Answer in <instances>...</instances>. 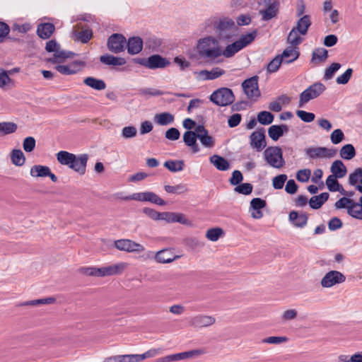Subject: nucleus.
Masks as SVG:
<instances>
[{
    "label": "nucleus",
    "mask_w": 362,
    "mask_h": 362,
    "mask_svg": "<svg viewBox=\"0 0 362 362\" xmlns=\"http://www.w3.org/2000/svg\"><path fill=\"white\" fill-rule=\"evenodd\" d=\"M222 43L214 35H206L199 38L196 45L197 52L206 62L214 63L220 57Z\"/></svg>",
    "instance_id": "nucleus-1"
},
{
    "label": "nucleus",
    "mask_w": 362,
    "mask_h": 362,
    "mask_svg": "<svg viewBox=\"0 0 362 362\" xmlns=\"http://www.w3.org/2000/svg\"><path fill=\"white\" fill-rule=\"evenodd\" d=\"M56 156L57 161L61 165L68 166L79 175H83L86 173L89 158L88 154L76 155L66 151H60Z\"/></svg>",
    "instance_id": "nucleus-2"
},
{
    "label": "nucleus",
    "mask_w": 362,
    "mask_h": 362,
    "mask_svg": "<svg viewBox=\"0 0 362 362\" xmlns=\"http://www.w3.org/2000/svg\"><path fill=\"white\" fill-rule=\"evenodd\" d=\"M208 23L214 25L216 35L215 36L222 44H228L233 40L237 27L235 22L228 18H213L208 20Z\"/></svg>",
    "instance_id": "nucleus-3"
},
{
    "label": "nucleus",
    "mask_w": 362,
    "mask_h": 362,
    "mask_svg": "<svg viewBox=\"0 0 362 362\" xmlns=\"http://www.w3.org/2000/svg\"><path fill=\"white\" fill-rule=\"evenodd\" d=\"M263 156L267 163L274 168L280 169L285 165L286 162L283 157L282 150L279 146L267 148Z\"/></svg>",
    "instance_id": "nucleus-4"
},
{
    "label": "nucleus",
    "mask_w": 362,
    "mask_h": 362,
    "mask_svg": "<svg viewBox=\"0 0 362 362\" xmlns=\"http://www.w3.org/2000/svg\"><path fill=\"white\" fill-rule=\"evenodd\" d=\"M210 100L218 106H227L235 100V96L231 89L220 88L210 95Z\"/></svg>",
    "instance_id": "nucleus-5"
},
{
    "label": "nucleus",
    "mask_w": 362,
    "mask_h": 362,
    "mask_svg": "<svg viewBox=\"0 0 362 362\" xmlns=\"http://www.w3.org/2000/svg\"><path fill=\"white\" fill-rule=\"evenodd\" d=\"M326 88L322 83L317 82L310 86L304 91H303L299 97L298 107H303L310 100L315 99L320 96Z\"/></svg>",
    "instance_id": "nucleus-6"
},
{
    "label": "nucleus",
    "mask_w": 362,
    "mask_h": 362,
    "mask_svg": "<svg viewBox=\"0 0 362 362\" xmlns=\"http://www.w3.org/2000/svg\"><path fill=\"white\" fill-rule=\"evenodd\" d=\"M203 354V350L194 349L187 351L168 355L158 358L156 362H175L179 361L188 360L190 358L198 357Z\"/></svg>",
    "instance_id": "nucleus-7"
},
{
    "label": "nucleus",
    "mask_w": 362,
    "mask_h": 362,
    "mask_svg": "<svg viewBox=\"0 0 362 362\" xmlns=\"http://www.w3.org/2000/svg\"><path fill=\"white\" fill-rule=\"evenodd\" d=\"M123 199L124 200H134L142 202H149L159 206L165 204V202L153 192H136Z\"/></svg>",
    "instance_id": "nucleus-8"
},
{
    "label": "nucleus",
    "mask_w": 362,
    "mask_h": 362,
    "mask_svg": "<svg viewBox=\"0 0 362 362\" xmlns=\"http://www.w3.org/2000/svg\"><path fill=\"white\" fill-rule=\"evenodd\" d=\"M346 281V276L340 272L332 270L325 274L320 281V285L322 288H329L336 285L344 283Z\"/></svg>",
    "instance_id": "nucleus-9"
},
{
    "label": "nucleus",
    "mask_w": 362,
    "mask_h": 362,
    "mask_svg": "<svg viewBox=\"0 0 362 362\" xmlns=\"http://www.w3.org/2000/svg\"><path fill=\"white\" fill-rule=\"evenodd\" d=\"M258 78V76H255L245 80L242 83L243 89L249 99L256 100L260 96Z\"/></svg>",
    "instance_id": "nucleus-10"
},
{
    "label": "nucleus",
    "mask_w": 362,
    "mask_h": 362,
    "mask_svg": "<svg viewBox=\"0 0 362 362\" xmlns=\"http://www.w3.org/2000/svg\"><path fill=\"white\" fill-rule=\"evenodd\" d=\"M305 154L311 159L331 158L335 156L337 151L327 147H310L305 149Z\"/></svg>",
    "instance_id": "nucleus-11"
},
{
    "label": "nucleus",
    "mask_w": 362,
    "mask_h": 362,
    "mask_svg": "<svg viewBox=\"0 0 362 362\" xmlns=\"http://www.w3.org/2000/svg\"><path fill=\"white\" fill-rule=\"evenodd\" d=\"M115 247L119 250L128 252H141L144 251L143 245L129 239L116 240Z\"/></svg>",
    "instance_id": "nucleus-12"
},
{
    "label": "nucleus",
    "mask_w": 362,
    "mask_h": 362,
    "mask_svg": "<svg viewBox=\"0 0 362 362\" xmlns=\"http://www.w3.org/2000/svg\"><path fill=\"white\" fill-rule=\"evenodd\" d=\"M126 38L122 35L115 33L110 35L107 40V48L113 53H119L124 49Z\"/></svg>",
    "instance_id": "nucleus-13"
},
{
    "label": "nucleus",
    "mask_w": 362,
    "mask_h": 362,
    "mask_svg": "<svg viewBox=\"0 0 362 362\" xmlns=\"http://www.w3.org/2000/svg\"><path fill=\"white\" fill-rule=\"evenodd\" d=\"M141 64L148 69H156L165 68L170 65V62L160 55L153 54L144 59Z\"/></svg>",
    "instance_id": "nucleus-14"
},
{
    "label": "nucleus",
    "mask_w": 362,
    "mask_h": 362,
    "mask_svg": "<svg viewBox=\"0 0 362 362\" xmlns=\"http://www.w3.org/2000/svg\"><path fill=\"white\" fill-rule=\"evenodd\" d=\"M264 132L263 128L258 129L252 132L250 136V146L258 151L262 150L267 146Z\"/></svg>",
    "instance_id": "nucleus-15"
},
{
    "label": "nucleus",
    "mask_w": 362,
    "mask_h": 362,
    "mask_svg": "<svg viewBox=\"0 0 362 362\" xmlns=\"http://www.w3.org/2000/svg\"><path fill=\"white\" fill-rule=\"evenodd\" d=\"M71 35L75 40L86 43L92 38L93 32L88 28H83L81 24H77L73 28Z\"/></svg>",
    "instance_id": "nucleus-16"
},
{
    "label": "nucleus",
    "mask_w": 362,
    "mask_h": 362,
    "mask_svg": "<svg viewBox=\"0 0 362 362\" xmlns=\"http://www.w3.org/2000/svg\"><path fill=\"white\" fill-rule=\"evenodd\" d=\"M216 322L215 317L211 315H197L190 318L189 323L196 328H204L214 325Z\"/></svg>",
    "instance_id": "nucleus-17"
},
{
    "label": "nucleus",
    "mask_w": 362,
    "mask_h": 362,
    "mask_svg": "<svg viewBox=\"0 0 362 362\" xmlns=\"http://www.w3.org/2000/svg\"><path fill=\"white\" fill-rule=\"evenodd\" d=\"M267 205L266 201L260 198H254L250 202L251 216L255 219H259L263 216V213L261 211Z\"/></svg>",
    "instance_id": "nucleus-18"
},
{
    "label": "nucleus",
    "mask_w": 362,
    "mask_h": 362,
    "mask_svg": "<svg viewBox=\"0 0 362 362\" xmlns=\"http://www.w3.org/2000/svg\"><path fill=\"white\" fill-rule=\"evenodd\" d=\"M180 256L175 255L170 249H163L156 252L155 259L160 264H167L178 259Z\"/></svg>",
    "instance_id": "nucleus-19"
},
{
    "label": "nucleus",
    "mask_w": 362,
    "mask_h": 362,
    "mask_svg": "<svg viewBox=\"0 0 362 362\" xmlns=\"http://www.w3.org/2000/svg\"><path fill=\"white\" fill-rule=\"evenodd\" d=\"M127 52L129 54H139L143 49L144 41L139 37H131L126 41Z\"/></svg>",
    "instance_id": "nucleus-20"
},
{
    "label": "nucleus",
    "mask_w": 362,
    "mask_h": 362,
    "mask_svg": "<svg viewBox=\"0 0 362 362\" xmlns=\"http://www.w3.org/2000/svg\"><path fill=\"white\" fill-rule=\"evenodd\" d=\"M198 76L202 80H214L225 74V71L220 67H214L211 70H202L198 72Z\"/></svg>",
    "instance_id": "nucleus-21"
},
{
    "label": "nucleus",
    "mask_w": 362,
    "mask_h": 362,
    "mask_svg": "<svg viewBox=\"0 0 362 362\" xmlns=\"http://www.w3.org/2000/svg\"><path fill=\"white\" fill-rule=\"evenodd\" d=\"M198 139L197 134L192 131H187L183 134V141L189 147L193 153H197L199 151V146L197 143V139Z\"/></svg>",
    "instance_id": "nucleus-22"
},
{
    "label": "nucleus",
    "mask_w": 362,
    "mask_h": 362,
    "mask_svg": "<svg viewBox=\"0 0 362 362\" xmlns=\"http://www.w3.org/2000/svg\"><path fill=\"white\" fill-rule=\"evenodd\" d=\"M240 50H241V48L236 41L228 45L225 48H223V46L221 44L220 49V57L223 56L226 58H230Z\"/></svg>",
    "instance_id": "nucleus-23"
},
{
    "label": "nucleus",
    "mask_w": 362,
    "mask_h": 362,
    "mask_svg": "<svg viewBox=\"0 0 362 362\" xmlns=\"http://www.w3.org/2000/svg\"><path fill=\"white\" fill-rule=\"evenodd\" d=\"M330 171L332 173V176L338 178L344 177L346 173V168L340 160H334L330 168Z\"/></svg>",
    "instance_id": "nucleus-24"
},
{
    "label": "nucleus",
    "mask_w": 362,
    "mask_h": 362,
    "mask_svg": "<svg viewBox=\"0 0 362 362\" xmlns=\"http://www.w3.org/2000/svg\"><path fill=\"white\" fill-rule=\"evenodd\" d=\"M289 220L292 223L298 227H304L308 222V216L305 214H298L295 211H292L289 214Z\"/></svg>",
    "instance_id": "nucleus-25"
},
{
    "label": "nucleus",
    "mask_w": 362,
    "mask_h": 362,
    "mask_svg": "<svg viewBox=\"0 0 362 362\" xmlns=\"http://www.w3.org/2000/svg\"><path fill=\"white\" fill-rule=\"evenodd\" d=\"M210 163L213 164L218 170L225 171L230 168L228 161L222 156L214 155L209 158Z\"/></svg>",
    "instance_id": "nucleus-26"
},
{
    "label": "nucleus",
    "mask_w": 362,
    "mask_h": 362,
    "mask_svg": "<svg viewBox=\"0 0 362 362\" xmlns=\"http://www.w3.org/2000/svg\"><path fill=\"white\" fill-rule=\"evenodd\" d=\"M54 30V25L52 23H45L40 24L37 27V33L42 39L49 38Z\"/></svg>",
    "instance_id": "nucleus-27"
},
{
    "label": "nucleus",
    "mask_w": 362,
    "mask_h": 362,
    "mask_svg": "<svg viewBox=\"0 0 362 362\" xmlns=\"http://www.w3.org/2000/svg\"><path fill=\"white\" fill-rule=\"evenodd\" d=\"M174 119L173 115L168 112L156 114L154 116V122L161 126L170 124L173 123Z\"/></svg>",
    "instance_id": "nucleus-28"
},
{
    "label": "nucleus",
    "mask_w": 362,
    "mask_h": 362,
    "mask_svg": "<svg viewBox=\"0 0 362 362\" xmlns=\"http://www.w3.org/2000/svg\"><path fill=\"white\" fill-rule=\"evenodd\" d=\"M100 61L105 64L112 66H122L126 64L125 59L110 54L102 55L100 57Z\"/></svg>",
    "instance_id": "nucleus-29"
},
{
    "label": "nucleus",
    "mask_w": 362,
    "mask_h": 362,
    "mask_svg": "<svg viewBox=\"0 0 362 362\" xmlns=\"http://www.w3.org/2000/svg\"><path fill=\"white\" fill-rule=\"evenodd\" d=\"M329 194L327 192L321 193L319 195L311 197L309 201L310 206L313 209H320L323 204L329 199Z\"/></svg>",
    "instance_id": "nucleus-30"
},
{
    "label": "nucleus",
    "mask_w": 362,
    "mask_h": 362,
    "mask_svg": "<svg viewBox=\"0 0 362 362\" xmlns=\"http://www.w3.org/2000/svg\"><path fill=\"white\" fill-rule=\"evenodd\" d=\"M278 13V4L273 3L269 5L265 10L259 11L263 21H267L274 18Z\"/></svg>",
    "instance_id": "nucleus-31"
},
{
    "label": "nucleus",
    "mask_w": 362,
    "mask_h": 362,
    "mask_svg": "<svg viewBox=\"0 0 362 362\" xmlns=\"http://www.w3.org/2000/svg\"><path fill=\"white\" fill-rule=\"evenodd\" d=\"M298 57L299 52L293 47L286 48L280 55V57H282V62L286 64L294 62Z\"/></svg>",
    "instance_id": "nucleus-32"
},
{
    "label": "nucleus",
    "mask_w": 362,
    "mask_h": 362,
    "mask_svg": "<svg viewBox=\"0 0 362 362\" xmlns=\"http://www.w3.org/2000/svg\"><path fill=\"white\" fill-rule=\"evenodd\" d=\"M127 266V264L124 262L105 266L104 267L105 276L120 274L126 269Z\"/></svg>",
    "instance_id": "nucleus-33"
},
{
    "label": "nucleus",
    "mask_w": 362,
    "mask_h": 362,
    "mask_svg": "<svg viewBox=\"0 0 362 362\" xmlns=\"http://www.w3.org/2000/svg\"><path fill=\"white\" fill-rule=\"evenodd\" d=\"M310 25L311 21L310 16L308 15H305L297 21L296 25L293 28L297 30L301 35H305L307 33Z\"/></svg>",
    "instance_id": "nucleus-34"
},
{
    "label": "nucleus",
    "mask_w": 362,
    "mask_h": 362,
    "mask_svg": "<svg viewBox=\"0 0 362 362\" xmlns=\"http://www.w3.org/2000/svg\"><path fill=\"white\" fill-rule=\"evenodd\" d=\"M83 83L86 86L97 90H102L106 88V84L103 80L98 79L91 76L86 77L83 80Z\"/></svg>",
    "instance_id": "nucleus-35"
},
{
    "label": "nucleus",
    "mask_w": 362,
    "mask_h": 362,
    "mask_svg": "<svg viewBox=\"0 0 362 362\" xmlns=\"http://www.w3.org/2000/svg\"><path fill=\"white\" fill-rule=\"evenodd\" d=\"M49 168L46 165H35L31 167L30 173L33 177H46Z\"/></svg>",
    "instance_id": "nucleus-36"
},
{
    "label": "nucleus",
    "mask_w": 362,
    "mask_h": 362,
    "mask_svg": "<svg viewBox=\"0 0 362 362\" xmlns=\"http://www.w3.org/2000/svg\"><path fill=\"white\" fill-rule=\"evenodd\" d=\"M327 57V50L325 48L320 47L313 51L311 61L315 64H319L325 61Z\"/></svg>",
    "instance_id": "nucleus-37"
},
{
    "label": "nucleus",
    "mask_w": 362,
    "mask_h": 362,
    "mask_svg": "<svg viewBox=\"0 0 362 362\" xmlns=\"http://www.w3.org/2000/svg\"><path fill=\"white\" fill-rule=\"evenodd\" d=\"M12 163L16 166H22L25 162V157L20 149H13L11 153Z\"/></svg>",
    "instance_id": "nucleus-38"
},
{
    "label": "nucleus",
    "mask_w": 362,
    "mask_h": 362,
    "mask_svg": "<svg viewBox=\"0 0 362 362\" xmlns=\"http://www.w3.org/2000/svg\"><path fill=\"white\" fill-rule=\"evenodd\" d=\"M360 204L353 203L349 207L348 214L354 218L362 219V197L359 199Z\"/></svg>",
    "instance_id": "nucleus-39"
},
{
    "label": "nucleus",
    "mask_w": 362,
    "mask_h": 362,
    "mask_svg": "<svg viewBox=\"0 0 362 362\" xmlns=\"http://www.w3.org/2000/svg\"><path fill=\"white\" fill-rule=\"evenodd\" d=\"M18 126L12 122H0V136L12 134L17 130Z\"/></svg>",
    "instance_id": "nucleus-40"
},
{
    "label": "nucleus",
    "mask_w": 362,
    "mask_h": 362,
    "mask_svg": "<svg viewBox=\"0 0 362 362\" xmlns=\"http://www.w3.org/2000/svg\"><path fill=\"white\" fill-rule=\"evenodd\" d=\"M257 33L256 30H253L250 33L243 35L238 40H236L241 49L254 41L257 36Z\"/></svg>",
    "instance_id": "nucleus-41"
},
{
    "label": "nucleus",
    "mask_w": 362,
    "mask_h": 362,
    "mask_svg": "<svg viewBox=\"0 0 362 362\" xmlns=\"http://www.w3.org/2000/svg\"><path fill=\"white\" fill-rule=\"evenodd\" d=\"M340 156L345 160H351L356 156V150L352 144H346L340 149Z\"/></svg>",
    "instance_id": "nucleus-42"
},
{
    "label": "nucleus",
    "mask_w": 362,
    "mask_h": 362,
    "mask_svg": "<svg viewBox=\"0 0 362 362\" xmlns=\"http://www.w3.org/2000/svg\"><path fill=\"white\" fill-rule=\"evenodd\" d=\"M163 165L170 171L175 173L182 171L184 168L185 163L182 160H167L164 163Z\"/></svg>",
    "instance_id": "nucleus-43"
},
{
    "label": "nucleus",
    "mask_w": 362,
    "mask_h": 362,
    "mask_svg": "<svg viewBox=\"0 0 362 362\" xmlns=\"http://www.w3.org/2000/svg\"><path fill=\"white\" fill-rule=\"evenodd\" d=\"M55 298L52 297L49 298H45L42 299H36V300H32L23 302L21 304H19V306H38L41 305H45V304H52L55 302Z\"/></svg>",
    "instance_id": "nucleus-44"
},
{
    "label": "nucleus",
    "mask_w": 362,
    "mask_h": 362,
    "mask_svg": "<svg viewBox=\"0 0 362 362\" xmlns=\"http://www.w3.org/2000/svg\"><path fill=\"white\" fill-rule=\"evenodd\" d=\"M224 234V232L221 228H213L206 230V238L212 241H217L221 237H222Z\"/></svg>",
    "instance_id": "nucleus-45"
},
{
    "label": "nucleus",
    "mask_w": 362,
    "mask_h": 362,
    "mask_svg": "<svg viewBox=\"0 0 362 362\" xmlns=\"http://www.w3.org/2000/svg\"><path fill=\"white\" fill-rule=\"evenodd\" d=\"M274 116L269 112L262 111L257 115V121L263 125H269L274 121Z\"/></svg>",
    "instance_id": "nucleus-46"
},
{
    "label": "nucleus",
    "mask_w": 362,
    "mask_h": 362,
    "mask_svg": "<svg viewBox=\"0 0 362 362\" xmlns=\"http://www.w3.org/2000/svg\"><path fill=\"white\" fill-rule=\"evenodd\" d=\"M300 35L301 34L297 30L293 28L288 34L287 38L288 42L293 46L298 45L302 42L303 40Z\"/></svg>",
    "instance_id": "nucleus-47"
},
{
    "label": "nucleus",
    "mask_w": 362,
    "mask_h": 362,
    "mask_svg": "<svg viewBox=\"0 0 362 362\" xmlns=\"http://www.w3.org/2000/svg\"><path fill=\"white\" fill-rule=\"evenodd\" d=\"M339 362H362V351L356 353L349 356L347 355H339L338 356Z\"/></svg>",
    "instance_id": "nucleus-48"
},
{
    "label": "nucleus",
    "mask_w": 362,
    "mask_h": 362,
    "mask_svg": "<svg viewBox=\"0 0 362 362\" xmlns=\"http://www.w3.org/2000/svg\"><path fill=\"white\" fill-rule=\"evenodd\" d=\"M338 177H335L334 176L329 175L326 180V185L327 188L331 192H337L340 191L341 188V185L337 181Z\"/></svg>",
    "instance_id": "nucleus-49"
},
{
    "label": "nucleus",
    "mask_w": 362,
    "mask_h": 362,
    "mask_svg": "<svg viewBox=\"0 0 362 362\" xmlns=\"http://www.w3.org/2000/svg\"><path fill=\"white\" fill-rule=\"evenodd\" d=\"M282 62V57L280 55L276 56L267 65V70L269 73H274L278 71Z\"/></svg>",
    "instance_id": "nucleus-50"
},
{
    "label": "nucleus",
    "mask_w": 362,
    "mask_h": 362,
    "mask_svg": "<svg viewBox=\"0 0 362 362\" xmlns=\"http://www.w3.org/2000/svg\"><path fill=\"white\" fill-rule=\"evenodd\" d=\"M164 189L168 193L172 194H182L187 191L186 186L182 184L177 185L175 186L167 185L164 186Z\"/></svg>",
    "instance_id": "nucleus-51"
},
{
    "label": "nucleus",
    "mask_w": 362,
    "mask_h": 362,
    "mask_svg": "<svg viewBox=\"0 0 362 362\" xmlns=\"http://www.w3.org/2000/svg\"><path fill=\"white\" fill-rule=\"evenodd\" d=\"M198 139H199L202 144L206 148H212L215 144L214 138L209 135L208 132L198 135Z\"/></svg>",
    "instance_id": "nucleus-52"
},
{
    "label": "nucleus",
    "mask_w": 362,
    "mask_h": 362,
    "mask_svg": "<svg viewBox=\"0 0 362 362\" xmlns=\"http://www.w3.org/2000/svg\"><path fill=\"white\" fill-rule=\"evenodd\" d=\"M143 212L154 221L163 220V212H158L153 209L148 207L144 208Z\"/></svg>",
    "instance_id": "nucleus-53"
},
{
    "label": "nucleus",
    "mask_w": 362,
    "mask_h": 362,
    "mask_svg": "<svg viewBox=\"0 0 362 362\" xmlns=\"http://www.w3.org/2000/svg\"><path fill=\"white\" fill-rule=\"evenodd\" d=\"M341 68V64L337 62L332 63L328 68L326 69L324 78L329 80L332 78L334 74Z\"/></svg>",
    "instance_id": "nucleus-54"
},
{
    "label": "nucleus",
    "mask_w": 362,
    "mask_h": 362,
    "mask_svg": "<svg viewBox=\"0 0 362 362\" xmlns=\"http://www.w3.org/2000/svg\"><path fill=\"white\" fill-rule=\"evenodd\" d=\"M287 180V175L281 174L272 179V186L276 189H281L283 188L285 182Z\"/></svg>",
    "instance_id": "nucleus-55"
},
{
    "label": "nucleus",
    "mask_w": 362,
    "mask_h": 362,
    "mask_svg": "<svg viewBox=\"0 0 362 362\" xmlns=\"http://www.w3.org/2000/svg\"><path fill=\"white\" fill-rule=\"evenodd\" d=\"M36 141L34 137L28 136L24 139L23 142V148L25 152H32L35 147Z\"/></svg>",
    "instance_id": "nucleus-56"
},
{
    "label": "nucleus",
    "mask_w": 362,
    "mask_h": 362,
    "mask_svg": "<svg viewBox=\"0 0 362 362\" xmlns=\"http://www.w3.org/2000/svg\"><path fill=\"white\" fill-rule=\"evenodd\" d=\"M268 134L272 140L277 141L282 136V132L279 125H272L268 129Z\"/></svg>",
    "instance_id": "nucleus-57"
},
{
    "label": "nucleus",
    "mask_w": 362,
    "mask_h": 362,
    "mask_svg": "<svg viewBox=\"0 0 362 362\" xmlns=\"http://www.w3.org/2000/svg\"><path fill=\"white\" fill-rule=\"evenodd\" d=\"M362 179V168H356L352 173L349 175V183L351 185H355L359 180Z\"/></svg>",
    "instance_id": "nucleus-58"
},
{
    "label": "nucleus",
    "mask_w": 362,
    "mask_h": 362,
    "mask_svg": "<svg viewBox=\"0 0 362 362\" xmlns=\"http://www.w3.org/2000/svg\"><path fill=\"white\" fill-rule=\"evenodd\" d=\"M296 115L303 122H311L315 118V115L313 112H308L304 110H297Z\"/></svg>",
    "instance_id": "nucleus-59"
},
{
    "label": "nucleus",
    "mask_w": 362,
    "mask_h": 362,
    "mask_svg": "<svg viewBox=\"0 0 362 362\" xmlns=\"http://www.w3.org/2000/svg\"><path fill=\"white\" fill-rule=\"evenodd\" d=\"M330 139L333 144H338L344 139V134L341 129H337L332 132Z\"/></svg>",
    "instance_id": "nucleus-60"
},
{
    "label": "nucleus",
    "mask_w": 362,
    "mask_h": 362,
    "mask_svg": "<svg viewBox=\"0 0 362 362\" xmlns=\"http://www.w3.org/2000/svg\"><path fill=\"white\" fill-rule=\"evenodd\" d=\"M352 74H353V69L351 68L347 69L343 74L339 76L337 78L336 82L338 84H342V85L346 84L349 81L350 78H351Z\"/></svg>",
    "instance_id": "nucleus-61"
},
{
    "label": "nucleus",
    "mask_w": 362,
    "mask_h": 362,
    "mask_svg": "<svg viewBox=\"0 0 362 362\" xmlns=\"http://www.w3.org/2000/svg\"><path fill=\"white\" fill-rule=\"evenodd\" d=\"M71 52H67L60 49V47L54 52V62H60L64 59L70 57Z\"/></svg>",
    "instance_id": "nucleus-62"
},
{
    "label": "nucleus",
    "mask_w": 362,
    "mask_h": 362,
    "mask_svg": "<svg viewBox=\"0 0 362 362\" xmlns=\"http://www.w3.org/2000/svg\"><path fill=\"white\" fill-rule=\"evenodd\" d=\"M311 171L309 169L300 170L296 173V179L301 182H306L309 180Z\"/></svg>",
    "instance_id": "nucleus-63"
},
{
    "label": "nucleus",
    "mask_w": 362,
    "mask_h": 362,
    "mask_svg": "<svg viewBox=\"0 0 362 362\" xmlns=\"http://www.w3.org/2000/svg\"><path fill=\"white\" fill-rule=\"evenodd\" d=\"M146 46L151 49H155L160 45V41L155 36H149L145 39Z\"/></svg>",
    "instance_id": "nucleus-64"
}]
</instances>
